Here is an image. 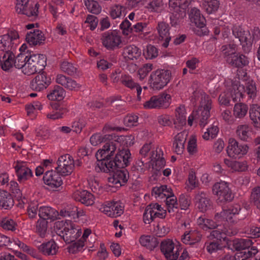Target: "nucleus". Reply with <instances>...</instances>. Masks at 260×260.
I'll use <instances>...</instances> for the list:
<instances>
[{
    "label": "nucleus",
    "mask_w": 260,
    "mask_h": 260,
    "mask_svg": "<svg viewBox=\"0 0 260 260\" xmlns=\"http://www.w3.org/2000/svg\"><path fill=\"white\" fill-rule=\"evenodd\" d=\"M171 77V71L157 69L150 74L149 79L150 86L154 90H160L170 82Z\"/></svg>",
    "instance_id": "4"
},
{
    "label": "nucleus",
    "mask_w": 260,
    "mask_h": 260,
    "mask_svg": "<svg viewBox=\"0 0 260 260\" xmlns=\"http://www.w3.org/2000/svg\"><path fill=\"white\" fill-rule=\"evenodd\" d=\"M229 63L236 68H243L248 64L249 59L245 55L236 53L232 59H229Z\"/></svg>",
    "instance_id": "38"
},
{
    "label": "nucleus",
    "mask_w": 260,
    "mask_h": 260,
    "mask_svg": "<svg viewBox=\"0 0 260 260\" xmlns=\"http://www.w3.org/2000/svg\"><path fill=\"white\" fill-rule=\"evenodd\" d=\"M105 143L102 149L99 150L96 153L95 156L97 159L96 165L104 160H106L107 161H110L111 157L113 156L116 150H120L121 145L118 140L112 139Z\"/></svg>",
    "instance_id": "5"
},
{
    "label": "nucleus",
    "mask_w": 260,
    "mask_h": 260,
    "mask_svg": "<svg viewBox=\"0 0 260 260\" xmlns=\"http://www.w3.org/2000/svg\"><path fill=\"white\" fill-rule=\"evenodd\" d=\"M163 5L162 0H153L146 5V8L150 12H159L162 10Z\"/></svg>",
    "instance_id": "56"
},
{
    "label": "nucleus",
    "mask_w": 260,
    "mask_h": 260,
    "mask_svg": "<svg viewBox=\"0 0 260 260\" xmlns=\"http://www.w3.org/2000/svg\"><path fill=\"white\" fill-rule=\"evenodd\" d=\"M15 55L13 52H3L0 55V65L5 71H9L14 65Z\"/></svg>",
    "instance_id": "32"
},
{
    "label": "nucleus",
    "mask_w": 260,
    "mask_h": 260,
    "mask_svg": "<svg viewBox=\"0 0 260 260\" xmlns=\"http://www.w3.org/2000/svg\"><path fill=\"white\" fill-rule=\"evenodd\" d=\"M38 215L42 219L54 220L58 216V212L54 209L48 206H42L39 208Z\"/></svg>",
    "instance_id": "34"
},
{
    "label": "nucleus",
    "mask_w": 260,
    "mask_h": 260,
    "mask_svg": "<svg viewBox=\"0 0 260 260\" xmlns=\"http://www.w3.org/2000/svg\"><path fill=\"white\" fill-rule=\"evenodd\" d=\"M61 225H62V229H58L56 231V233L67 243L75 242L82 234L81 229L70 220L64 223L62 222H58L56 224V228Z\"/></svg>",
    "instance_id": "3"
},
{
    "label": "nucleus",
    "mask_w": 260,
    "mask_h": 260,
    "mask_svg": "<svg viewBox=\"0 0 260 260\" xmlns=\"http://www.w3.org/2000/svg\"><path fill=\"white\" fill-rule=\"evenodd\" d=\"M186 11L184 9L173 11L170 16L171 23L172 25H176L186 16Z\"/></svg>",
    "instance_id": "52"
},
{
    "label": "nucleus",
    "mask_w": 260,
    "mask_h": 260,
    "mask_svg": "<svg viewBox=\"0 0 260 260\" xmlns=\"http://www.w3.org/2000/svg\"><path fill=\"white\" fill-rule=\"evenodd\" d=\"M113 138V136L110 134H101L100 133H96L93 135L90 138V142L93 146H96L103 142H106L108 140H111Z\"/></svg>",
    "instance_id": "48"
},
{
    "label": "nucleus",
    "mask_w": 260,
    "mask_h": 260,
    "mask_svg": "<svg viewBox=\"0 0 260 260\" xmlns=\"http://www.w3.org/2000/svg\"><path fill=\"white\" fill-rule=\"evenodd\" d=\"M46 64V57L43 54H33L27 59L24 74L30 75L42 71Z\"/></svg>",
    "instance_id": "6"
},
{
    "label": "nucleus",
    "mask_w": 260,
    "mask_h": 260,
    "mask_svg": "<svg viewBox=\"0 0 260 260\" xmlns=\"http://www.w3.org/2000/svg\"><path fill=\"white\" fill-rule=\"evenodd\" d=\"M1 225L5 230L14 231L15 230L16 223L11 219L4 218L2 220Z\"/></svg>",
    "instance_id": "62"
},
{
    "label": "nucleus",
    "mask_w": 260,
    "mask_h": 260,
    "mask_svg": "<svg viewBox=\"0 0 260 260\" xmlns=\"http://www.w3.org/2000/svg\"><path fill=\"white\" fill-rule=\"evenodd\" d=\"M212 192L217 196V200L221 203L232 201L234 198L229 184L224 181L215 183L212 187Z\"/></svg>",
    "instance_id": "9"
},
{
    "label": "nucleus",
    "mask_w": 260,
    "mask_h": 260,
    "mask_svg": "<svg viewBox=\"0 0 260 260\" xmlns=\"http://www.w3.org/2000/svg\"><path fill=\"white\" fill-rule=\"evenodd\" d=\"M171 102V97L169 94L162 93L153 95L143 104L145 109H166L169 107Z\"/></svg>",
    "instance_id": "7"
},
{
    "label": "nucleus",
    "mask_w": 260,
    "mask_h": 260,
    "mask_svg": "<svg viewBox=\"0 0 260 260\" xmlns=\"http://www.w3.org/2000/svg\"><path fill=\"white\" fill-rule=\"evenodd\" d=\"M131 154L127 149L118 150L114 160L107 161L104 160L95 166V170L97 172H103L110 173L114 172L116 168H124L129 165L131 160Z\"/></svg>",
    "instance_id": "2"
},
{
    "label": "nucleus",
    "mask_w": 260,
    "mask_h": 260,
    "mask_svg": "<svg viewBox=\"0 0 260 260\" xmlns=\"http://www.w3.org/2000/svg\"><path fill=\"white\" fill-rule=\"evenodd\" d=\"M58 249L59 247L54 241L43 243L38 247L40 251L47 256L56 255L58 251Z\"/></svg>",
    "instance_id": "31"
},
{
    "label": "nucleus",
    "mask_w": 260,
    "mask_h": 260,
    "mask_svg": "<svg viewBox=\"0 0 260 260\" xmlns=\"http://www.w3.org/2000/svg\"><path fill=\"white\" fill-rule=\"evenodd\" d=\"M250 201L260 211V186L254 187L252 189Z\"/></svg>",
    "instance_id": "51"
},
{
    "label": "nucleus",
    "mask_w": 260,
    "mask_h": 260,
    "mask_svg": "<svg viewBox=\"0 0 260 260\" xmlns=\"http://www.w3.org/2000/svg\"><path fill=\"white\" fill-rule=\"evenodd\" d=\"M190 197L186 194H181L180 196L179 202L181 209L186 210L190 206L191 201Z\"/></svg>",
    "instance_id": "63"
},
{
    "label": "nucleus",
    "mask_w": 260,
    "mask_h": 260,
    "mask_svg": "<svg viewBox=\"0 0 260 260\" xmlns=\"http://www.w3.org/2000/svg\"><path fill=\"white\" fill-rule=\"evenodd\" d=\"M100 210L107 216L115 218L123 213L124 206L119 201H109L104 203Z\"/></svg>",
    "instance_id": "14"
},
{
    "label": "nucleus",
    "mask_w": 260,
    "mask_h": 260,
    "mask_svg": "<svg viewBox=\"0 0 260 260\" xmlns=\"http://www.w3.org/2000/svg\"><path fill=\"white\" fill-rule=\"evenodd\" d=\"M248 148L247 145L241 144L234 138H231L229 140L226 152L228 156L230 157L237 158L246 154L248 152Z\"/></svg>",
    "instance_id": "12"
},
{
    "label": "nucleus",
    "mask_w": 260,
    "mask_h": 260,
    "mask_svg": "<svg viewBox=\"0 0 260 260\" xmlns=\"http://www.w3.org/2000/svg\"><path fill=\"white\" fill-rule=\"evenodd\" d=\"M39 4L29 3V0H18L16 5V11L19 14L27 16L31 19L38 17Z\"/></svg>",
    "instance_id": "10"
},
{
    "label": "nucleus",
    "mask_w": 260,
    "mask_h": 260,
    "mask_svg": "<svg viewBox=\"0 0 260 260\" xmlns=\"http://www.w3.org/2000/svg\"><path fill=\"white\" fill-rule=\"evenodd\" d=\"M139 242L143 246L146 247L151 250L157 247L159 243L156 238L148 235L142 236L140 238Z\"/></svg>",
    "instance_id": "41"
},
{
    "label": "nucleus",
    "mask_w": 260,
    "mask_h": 260,
    "mask_svg": "<svg viewBox=\"0 0 260 260\" xmlns=\"http://www.w3.org/2000/svg\"><path fill=\"white\" fill-rule=\"evenodd\" d=\"M219 5L218 0H203L202 2L203 8L208 14L217 11Z\"/></svg>",
    "instance_id": "45"
},
{
    "label": "nucleus",
    "mask_w": 260,
    "mask_h": 260,
    "mask_svg": "<svg viewBox=\"0 0 260 260\" xmlns=\"http://www.w3.org/2000/svg\"><path fill=\"white\" fill-rule=\"evenodd\" d=\"M101 40L103 45L107 49L111 50L120 48L122 43L120 36L116 31L104 32Z\"/></svg>",
    "instance_id": "11"
},
{
    "label": "nucleus",
    "mask_w": 260,
    "mask_h": 260,
    "mask_svg": "<svg viewBox=\"0 0 260 260\" xmlns=\"http://www.w3.org/2000/svg\"><path fill=\"white\" fill-rule=\"evenodd\" d=\"M14 205V201L10 193L5 190H0V206L8 209Z\"/></svg>",
    "instance_id": "42"
},
{
    "label": "nucleus",
    "mask_w": 260,
    "mask_h": 260,
    "mask_svg": "<svg viewBox=\"0 0 260 260\" xmlns=\"http://www.w3.org/2000/svg\"><path fill=\"white\" fill-rule=\"evenodd\" d=\"M28 56L25 53H20L14 59V66L17 69H21L24 74V69L27 63Z\"/></svg>",
    "instance_id": "49"
},
{
    "label": "nucleus",
    "mask_w": 260,
    "mask_h": 260,
    "mask_svg": "<svg viewBox=\"0 0 260 260\" xmlns=\"http://www.w3.org/2000/svg\"><path fill=\"white\" fill-rule=\"evenodd\" d=\"M250 118L255 126L260 125V107L257 106L251 108L249 110Z\"/></svg>",
    "instance_id": "53"
},
{
    "label": "nucleus",
    "mask_w": 260,
    "mask_h": 260,
    "mask_svg": "<svg viewBox=\"0 0 260 260\" xmlns=\"http://www.w3.org/2000/svg\"><path fill=\"white\" fill-rule=\"evenodd\" d=\"M166 204L169 213L174 212V209L178 208L177 198L174 194L166 198Z\"/></svg>",
    "instance_id": "58"
},
{
    "label": "nucleus",
    "mask_w": 260,
    "mask_h": 260,
    "mask_svg": "<svg viewBox=\"0 0 260 260\" xmlns=\"http://www.w3.org/2000/svg\"><path fill=\"white\" fill-rule=\"evenodd\" d=\"M160 250L168 260H176L179 255L178 249L175 248L174 243L170 239L161 242Z\"/></svg>",
    "instance_id": "19"
},
{
    "label": "nucleus",
    "mask_w": 260,
    "mask_h": 260,
    "mask_svg": "<svg viewBox=\"0 0 260 260\" xmlns=\"http://www.w3.org/2000/svg\"><path fill=\"white\" fill-rule=\"evenodd\" d=\"M65 96V90L59 86H55L47 94V98L51 101H61Z\"/></svg>",
    "instance_id": "43"
},
{
    "label": "nucleus",
    "mask_w": 260,
    "mask_h": 260,
    "mask_svg": "<svg viewBox=\"0 0 260 260\" xmlns=\"http://www.w3.org/2000/svg\"><path fill=\"white\" fill-rule=\"evenodd\" d=\"M187 137V133L183 131L177 134L174 137L173 148L177 154H181L185 149V143Z\"/></svg>",
    "instance_id": "28"
},
{
    "label": "nucleus",
    "mask_w": 260,
    "mask_h": 260,
    "mask_svg": "<svg viewBox=\"0 0 260 260\" xmlns=\"http://www.w3.org/2000/svg\"><path fill=\"white\" fill-rule=\"evenodd\" d=\"M125 8L123 6L116 4L111 7L110 15L113 19L119 18L121 16Z\"/></svg>",
    "instance_id": "59"
},
{
    "label": "nucleus",
    "mask_w": 260,
    "mask_h": 260,
    "mask_svg": "<svg viewBox=\"0 0 260 260\" xmlns=\"http://www.w3.org/2000/svg\"><path fill=\"white\" fill-rule=\"evenodd\" d=\"M53 108L55 109L54 110L47 114V118L52 120L62 118L68 112L66 108L58 106L57 105H54Z\"/></svg>",
    "instance_id": "44"
},
{
    "label": "nucleus",
    "mask_w": 260,
    "mask_h": 260,
    "mask_svg": "<svg viewBox=\"0 0 260 260\" xmlns=\"http://www.w3.org/2000/svg\"><path fill=\"white\" fill-rule=\"evenodd\" d=\"M206 245L207 250L210 253L215 252L222 248L221 244L218 241H215V240L206 243Z\"/></svg>",
    "instance_id": "64"
},
{
    "label": "nucleus",
    "mask_w": 260,
    "mask_h": 260,
    "mask_svg": "<svg viewBox=\"0 0 260 260\" xmlns=\"http://www.w3.org/2000/svg\"><path fill=\"white\" fill-rule=\"evenodd\" d=\"M233 35L239 39L245 51H248L251 46V36L248 30H244L239 25H234L232 29Z\"/></svg>",
    "instance_id": "17"
},
{
    "label": "nucleus",
    "mask_w": 260,
    "mask_h": 260,
    "mask_svg": "<svg viewBox=\"0 0 260 260\" xmlns=\"http://www.w3.org/2000/svg\"><path fill=\"white\" fill-rule=\"evenodd\" d=\"M191 101L193 104L199 101L200 106L198 109L193 111L188 119V124L192 125L193 121L198 123L201 127H204L208 123L210 116V110L212 107L211 98L202 89H197L192 93Z\"/></svg>",
    "instance_id": "1"
},
{
    "label": "nucleus",
    "mask_w": 260,
    "mask_h": 260,
    "mask_svg": "<svg viewBox=\"0 0 260 260\" xmlns=\"http://www.w3.org/2000/svg\"><path fill=\"white\" fill-rule=\"evenodd\" d=\"M158 54L157 49L151 45H148L144 50L143 55L147 59H152L156 58Z\"/></svg>",
    "instance_id": "57"
},
{
    "label": "nucleus",
    "mask_w": 260,
    "mask_h": 260,
    "mask_svg": "<svg viewBox=\"0 0 260 260\" xmlns=\"http://www.w3.org/2000/svg\"><path fill=\"white\" fill-rule=\"evenodd\" d=\"M164 152L161 147L157 146L150 153L148 159L152 162V168L156 171H159L166 165V160L163 157Z\"/></svg>",
    "instance_id": "18"
},
{
    "label": "nucleus",
    "mask_w": 260,
    "mask_h": 260,
    "mask_svg": "<svg viewBox=\"0 0 260 260\" xmlns=\"http://www.w3.org/2000/svg\"><path fill=\"white\" fill-rule=\"evenodd\" d=\"M170 29V27L168 23L164 21L158 22L156 30L158 34V39L161 43V45L165 48L168 47L171 39Z\"/></svg>",
    "instance_id": "20"
},
{
    "label": "nucleus",
    "mask_w": 260,
    "mask_h": 260,
    "mask_svg": "<svg viewBox=\"0 0 260 260\" xmlns=\"http://www.w3.org/2000/svg\"><path fill=\"white\" fill-rule=\"evenodd\" d=\"M241 210L240 205L231 206L227 209H223L215 215V218L218 221H226L230 223L237 221L236 216Z\"/></svg>",
    "instance_id": "15"
},
{
    "label": "nucleus",
    "mask_w": 260,
    "mask_h": 260,
    "mask_svg": "<svg viewBox=\"0 0 260 260\" xmlns=\"http://www.w3.org/2000/svg\"><path fill=\"white\" fill-rule=\"evenodd\" d=\"M248 110V107L247 105L238 103L235 105L233 109V114L236 118H243L246 115Z\"/></svg>",
    "instance_id": "47"
},
{
    "label": "nucleus",
    "mask_w": 260,
    "mask_h": 260,
    "mask_svg": "<svg viewBox=\"0 0 260 260\" xmlns=\"http://www.w3.org/2000/svg\"><path fill=\"white\" fill-rule=\"evenodd\" d=\"M18 38L17 32L11 31L0 36V50L4 52H13L16 45V41Z\"/></svg>",
    "instance_id": "16"
},
{
    "label": "nucleus",
    "mask_w": 260,
    "mask_h": 260,
    "mask_svg": "<svg viewBox=\"0 0 260 260\" xmlns=\"http://www.w3.org/2000/svg\"><path fill=\"white\" fill-rule=\"evenodd\" d=\"M56 82L64 88L71 91H77L80 89L82 85L75 80L62 74H58L56 77Z\"/></svg>",
    "instance_id": "25"
},
{
    "label": "nucleus",
    "mask_w": 260,
    "mask_h": 260,
    "mask_svg": "<svg viewBox=\"0 0 260 260\" xmlns=\"http://www.w3.org/2000/svg\"><path fill=\"white\" fill-rule=\"evenodd\" d=\"M153 69V65L151 63L144 64L141 68H140L138 72L139 76V79L143 80L147 76L148 73L150 72Z\"/></svg>",
    "instance_id": "60"
},
{
    "label": "nucleus",
    "mask_w": 260,
    "mask_h": 260,
    "mask_svg": "<svg viewBox=\"0 0 260 260\" xmlns=\"http://www.w3.org/2000/svg\"><path fill=\"white\" fill-rule=\"evenodd\" d=\"M189 18L192 25L198 27L202 28L205 25L204 17L201 16L200 11L196 8L191 9L189 14Z\"/></svg>",
    "instance_id": "33"
},
{
    "label": "nucleus",
    "mask_w": 260,
    "mask_h": 260,
    "mask_svg": "<svg viewBox=\"0 0 260 260\" xmlns=\"http://www.w3.org/2000/svg\"><path fill=\"white\" fill-rule=\"evenodd\" d=\"M237 45L234 44H230L223 45L221 47V51L225 58L226 61L229 63V59H232L234 55L236 54Z\"/></svg>",
    "instance_id": "46"
},
{
    "label": "nucleus",
    "mask_w": 260,
    "mask_h": 260,
    "mask_svg": "<svg viewBox=\"0 0 260 260\" xmlns=\"http://www.w3.org/2000/svg\"><path fill=\"white\" fill-rule=\"evenodd\" d=\"M201 235L196 230L186 231L182 236L181 240L185 244H194L200 241Z\"/></svg>",
    "instance_id": "35"
},
{
    "label": "nucleus",
    "mask_w": 260,
    "mask_h": 260,
    "mask_svg": "<svg viewBox=\"0 0 260 260\" xmlns=\"http://www.w3.org/2000/svg\"><path fill=\"white\" fill-rule=\"evenodd\" d=\"M236 134L241 140L247 141L250 136L251 128L246 124L239 125L236 128Z\"/></svg>",
    "instance_id": "37"
},
{
    "label": "nucleus",
    "mask_w": 260,
    "mask_h": 260,
    "mask_svg": "<svg viewBox=\"0 0 260 260\" xmlns=\"http://www.w3.org/2000/svg\"><path fill=\"white\" fill-rule=\"evenodd\" d=\"M244 93H246L250 99L254 98L256 95V88L255 82L252 81H249L246 83Z\"/></svg>",
    "instance_id": "55"
},
{
    "label": "nucleus",
    "mask_w": 260,
    "mask_h": 260,
    "mask_svg": "<svg viewBox=\"0 0 260 260\" xmlns=\"http://www.w3.org/2000/svg\"><path fill=\"white\" fill-rule=\"evenodd\" d=\"M56 170L62 176H67L72 173L75 164L74 161L69 154L60 156L57 161Z\"/></svg>",
    "instance_id": "13"
},
{
    "label": "nucleus",
    "mask_w": 260,
    "mask_h": 260,
    "mask_svg": "<svg viewBox=\"0 0 260 260\" xmlns=\"http://www.w3.org/2000/svg\"><path fill=\"white\" fill-rule=\"evenodd\" d=\"M50 78L47 76L45 73L37 75L30 82V88L36 91H41L45 89L50 84Z\"/></svg>",
    "instance_id": "22"
},
{
    "label": "nucleus",
    "mask_w": 260,
    "mask_h": 260,
    "mask_svg": "<svg viewBox=\"0 0 260 260\" xmlns=\"http://www.w3.org/2000/svg\"><path fill=\"white\" fill-rule=\"evenodd\" d=\"M26 40L31 46H40L44 44L45 37L41 30L35 29L27 33Z\"/></svg>",
    "instance_id": "26"
},
{
    "label": "nucleus",
    "mask_w": 260,
    "mask_h": 260,
    "mask_svg": "<svg viewBox=\"0 0 260 260\" xmlns=\"http://www.w3.org/2000/svg\"><path fill=\"white\" fill-rule=\"evenodd\" d=\"M60 174L56 171L51 170L46 172L44 176V183L52 188H57L62 184V180Z\"/></svg>",
    "instance_id": "23"
},
{
    "label": "nucleus",
    "mask_w": 260,
    "mask_h": 260,
    "mask_svg": "<svg viewBox=\"0 0 260 260\" xmlns=\"http://www.w3.org/2000/svg\"><path fill=\"white\" fill-rule=\"evenodd\" d=\"M194 201L197 208L202 212H206L211 207L210 200L206 192L203 191H199L196 193Z\"/></svg>",
    "instance_id": "24"
},
{
    "label": "nucleus",
    "mask_w": 260,
    "mask_h": 260,
    "mask_svg": "<svg viewBox=\"0 0 260 260\" xmlns=\"http://www.w3.org/2000/svg\"><path fill=\"white\" fill-rule=\"evenodd\" d=\"M244 91H245L244 85L238 84H233L231 93L233 101L235 102H240L245 95Z\"/></svg>",
    "instance_id": "40"
},
{
    "label": "nucleus",
    "mask_w": 260,
    "mask_h": 260,
    "mask_svg": "<svg viewBox=\"0 0 260 260\" xmlns=\"http://www.w3.org/2000/svg\"><path fill=\"white\" fill-rule=\"evenodd\" d=\"M48 222L43 219H39L36 223V232L41 237H44L47 230Z\"/></svg>",
    "instance_id": "61"
},
{
    "label": "nucleus",
    "mask_w": 260,
    "mask_h": 260,
    "mask_svg": "<svg viewBox=\"0 0 260 260\" xmlns=\"http://www.w3.org/2000/svg\"><path fill=\"white\" fill-rule=\"evenodd\" d=\"M167 211L158 203H151L148 205L143 214V221L146 224H149L156 218H165Z\"/></svg>",
    "instance_id": "8"
},
{
    "label": "nucleus",
    "mask_w": 260,
    "mask_h": 260,
    "mask_svg": "<svg viewBox=\"0 0 260 260\" xmlns=\"http://www.w3.org/2000/svg\"><path fill=\"white\" fill-rule=\"evenodd\" d=\"M116 170L111 177L108 178L109 182L116 187H119L127 182L129 177L128 171L123 168Z\"/></svg>",
    "instance_id": "21"
},
{
    "label": "nucleus",
    "mask_w": 260,
    "mask_h": 260,
    "mask_svg": "<svg viewBox=\"0 0 260 260\" xmlns=\"http://www.w3.org/2000/svg\"><path fill=\"white\" fill-rule=\"evenodd\" d=\"M185 114V109L184 106L181 105L176 109V119L174 122L176 127L182 126L186 124V117Z\"/></svg>",
    "instance_id": "39"
},
{
    "label": "nucleus",
    "mask_w": 260,
    "mask_h": 260,
    "mask_svg": "<svg viewBox=\"0 0 260 260\" xmlns=\"http://www.w3.org/2000/svg\"><path fill=\"white\" fill-rule=\"evenodd\" d=\"M237 232L236 230L232 229L224 228L223 229H217L216 230L212 231L209 236L210 239L215 241H218L219 243L222 241H226V236H232L236 235Z\"/></svg>",
    "instance_id": "27"
},
{
    "label": "nucleus",
    "mask_w": 260,
    "mask_h": 260,
    "mask_svg": "<svg viewBox=\"0 0 260 260\" xmlns=\"http://www.w3.org/2000/svg\"><path fill=\"white\" fill-rule=\"evenodd\" d=\"M15 169L20 182H24L30 178L32 173L31 170L26 166L24 162H17Z\"/></svg>",
    "instance_id": "30"
},
{
    "label": "nucleus",
    "mask_w": 260,
    "mask_h": 260,
    "mask_svg": "<svg viewBox=\"0 0 260 260\" xmlns=\"http://www.w3.org/2000/svg\"><path fill=\"white\" fill-rule=\"evenodd\" d=\"M60 68L62 72L71 76L75 75L77 70L75 66L67 61H62L60 63Z\"/></svg>",
    "instance_id": "54"
},
{
    "label": "nucleus",
    "mask_w": 260,
    "mask_h": 260,
    "mask_svg": "<svg viewBox=\"0 0 260 260\" xmlns=\"http://www.w3.org/2000/svg\"><path fill=\"white\" fill-rule=\"evenodd\" d=\"M88 11L94 14H99L101 12V7L95 0H83Z\"/></svg>",
    "instance_id": "50"
},
{
    "label": "nucleus",
    "mask_w": 260,
    "mask_h": 260,
    "mask_svg": "<svg viewBox=\"0 0 260 260\" xmlns=\"http://www.w3.org/2000/svg\"><path fill=\"white\" fill-rule=\"evenodd\" d=\"M141 54V50L135 45H129L123 49V55L129 60L137 59Z\"/></svg>",
    "instance_id": "36"
},
{
    "label": "nucleus",
    "mask_w": 260,
    "mask_h": 260,
    "mask_svg": "<svg viewBox=\"0 0 260 260\" xmlns=\"http://www.w3.org/2000/svg\"><path fill=\"white\" fill-rule=\"evenodd\" d=\"M72 198L76 201L86 205L90 206L94 203V198L93 194L87 190H76L72 194Z\"/></svg>",
    "instance_id": "29"
}]
</instances>
